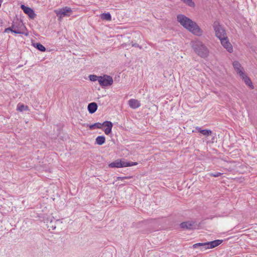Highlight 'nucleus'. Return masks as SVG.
I'll return each instance as SVG.
<instances>
[{"label":"nucleus","instance_id":"a211bd4d","mask_svg":"<svg viewBox=\"0 0 257 257\" xmlns=\"http://www.w3.org/2000/svg\"><path fill=\"white\" fill-rule=\"evenodd\" d=\"M195 129L198 132L201 133L203 135L206 137H208L212 134V131L210 130H202L201 128L199 126H196Z\"/></svg>","mask_w":257,"mask_h":257},{"label":"nucleus","instance_id":"bb28decb","mask_svg":"<svg viewBox=\"0 0 257 257\" xmlns=\"http://www.w3.org/2000/svg\"><path fill=\"white\" fill-rule=\"evenodd\" d=\"M13 30L14 29L13 28V25H12L11 27L6 28L5 30V32H8L9 31H11L12 32V31H13Z\"/></svg>","mask_w":257,"mask_h":257},{"label":"nucleus","instance_id":"20e7f679","mask_svg":"<svg viewBox=\"0 0 257 257\" xmlns=\"http://www.w3.org/2000/svg\"><path fill=\"white\" fill-rule=\"evenodd\" d=\"M137 162H126L124 159H117L109 164L110 168H122L137 165Z\"/></svg>","mask_w":257,"mask_h":257},{"label":"nucleus","instance_id":"aec40b11","mask_svg":"<svg viewBox=\"0 0 257 257\" xmlns=\"http://www.w3.org/2000/svg\"><path fill=\"white\" fill-rule=\"evenodd\" d=\"M33 46L41 52H45L46 51L45 47L40 43H34Z\"/></svg>","mask_w":257,"mask_h":257},{"label":"nucleus","instance_id":"f3484780","mask_svg":"<svg viewBox=\"0 0 257 257\" xmlns=\"http://www.w3.org/2000/svg\"><path fill=\"white\" fill-rule=\"evenodd\" d=\"M240 76L247 85L252 88H253V85L250 79L245 74V73H243V75H241Z\"/></svg>","mask_w":257,"mask_h":257},{"label":"nucleus","instance_id":"ddd939ff","mask_svg":"<svg viewBox=\"0 0 257 257\" xmlns=\"http://www.w3.org/2000/svg\"><path fill=\"white\" fill-rule=\"evenodd\" d=\"M130 107L133 109H136L141 106L140 102L135 99H131L128 102Z\"/></svg>","mask_w":257,"mask_h":257},{"label":"nucleus","instance_id":"7ed1b4c3","mask_svg":"<svg viewBox=\"0 0 257 257\" xmlns=\"http://www.w3.org/2000/svg\"><path fill=\"white\" fill-rule=\"evenodd\" d=\"M106 126V128L104 130V133L106 135H108L111 132L112 127L113 126L112 123L110 121H105L102 123L100 122H96L89 125L90 130H93L95 128H101L102 126Z\"/></svg>","mask_w":257,"mask_h":257},{"label":"nucleus","instance_id":"b1692460","mask_svg":"<svg viewBox=\"0 0 257 257\" xmlns=\"http://www.w3.org/2000/svg\"><path fill=\"white\" fill-rule=\"evenodd\" d=\"M89 77L90 80H91V81H95L97 80L98 81V80L99 79V76H97L95 75H90Z\"/></svg>","mask_w":257,"mask_h":257},{"label":"nucleus","instance_id":"f03ea898","mask_svg":"<svg viewBox=\"0 0 257 257\" xmlns=\"http://www.w3.org/2000/svg\"><path fill=\"white\" fill-rule=\"evenodd\" d=\"M191 45L194 51L199 56L204 58L208 56V49L201 41L199 40L192 41Z\"/></svg>","mask_w":257,"mask_h":257},{"label":"nucleus","instance_id":"6ab92c4d","mask_svg":"<svg viewBox=\"0 0 257 257\" xmlns=\"http://www.w3.org/2000/svg\"><path fill=\"white\" fill-rule=\"evenodd\" d=\"M105 141V138L103 136H98L95 140V142L99 145H103Z\"/></svg>","mask_w":257,"mask_h":257},{"label":"nucleus","instance_id":"9b49d317","mask_svg":"<svg viewBox=\"0 0 257 257\" xmlns=\"http://www.w3.org/2000/svg\"><path fill=\"white\" fill-rule=\"evenodd\" d=\"M21 8L30 18L34 19L35 17L36 14H35L34 10L31 8L26 7L24 5H22L21 6Z\"/></svg>","mask_w":257,"mask_h":257},{"label":"nucleus","instance_id":"f257e3e1","mask_svg":"<svg viewBox=\"0 0 257 257\" xmlns=\"http://www.w3.org/2000/svg\"><path fill=\"white\" fill-rule=\"evenodd\" d=\"M177 21L184 28L197 36H201L202 31L197 24L183 15L177 16Z\"/></svg>","mask_w":257,"mask_h":257},{"label":"nucleus","instance_id":"5701e85b","mask_svg":"<svg viewBox=\"0 0 257 257\" xmlns=\"http://www.w3.org/2000/svg\"><path fill=\"white\" fill-rule=\"evenodd\" d=\"M185 4L190 7H194L195 6L194 3L192 1V0H181Z\"/></svg>","mask_w":257,"mask_h":257},{"label":"nucleus","instance_id":"9d476101","mask_svg":"<svg viewBox=\"0 0 257 257\" xmlns=\"http://www.w3.org/2000/svg\"><path fill=\"white\" fill-rule=\"evenodd\" d=\"M180 226L183 229L191 230L196 228L195 222L190 221L182 222Z\"/></svg>","mask_w":257,"mask_h":257},{"label":"nucleus","instance_id":"dca6fc26","mask_svg":"<svg viewBox=\"0 0 257 257\" xmlns=\"http://www.w3.org/2000/svg\"><path fill=\"white\" fill-rule=\"evenodd\" d=\"M89 112L91 114L94 113L97 109V105L95 102H91L88 104L87 107Z\"/></svg>","mask_w":257,"mask_h":257},{"label":"nucleus","instance_id":"4be33fe9","mask_svg":"<svg viewBox=\"0 0 257 257\" xmlns=\"http://www.w3.org/2000/svg\"><path fill=\"white\" fill-rule=\"evenodd\" d=\"M100 18L102 20L110 21L111 20V16L110 13H103L100 15Z\"/></svg>","mask_w":257,"mask_h":257},{"label":"nucleus","instance_id":"f8f14e48","mask_svg":"<svg viewBox=\"0 0 257 257\" xmlns=\"http://www.w3.org/2000/svg\"><path fill=\"white\" fill-rule=\"evenodd\" d=\"M233 66L236 73L238 74L239 76L243 75L244 73L243 68L238 61L233 62Z\"/></svg>","mask_w":257,"mask_h":257},{"label":"nucleus","instance_id":"cd10ccee","mask_svg":"<svg viewBox=\"0 0 257 257\" xmlns=\"http://www.w3.org/2000/svg\"><path fill=\"white\" fill-rule=\"evenodd\" d=\"M132 46L133 47H139L140 49H142V47L141 46H140L137 43H134L132 44Z\"/></svg>","mask_w":257,"mask_h":257},{"label":"nucleus","instance_id":"39448f33","mask_svg":"<svg viewBox=\"0 0 257 257\" xmlns=\"http://www.w3.org/2000/svg\"><path fill=\"white\" fill-rule=\"evenodd\" d=\"M213 27L215 33V36L219 39L224 38V37L227 36L225 30L218 21L214 22Z\"/></svg>","mask_w":257,"mask_h":257},{"label":"nucleus","instance_id":"2eb2a0df","mask_svg":"<svg viewBox=\"0 0 257 257\" xmlns=\"http://www.w3.org/2000/svg\"><path fill=\"white\" fill-rule=\"evenodd\" d=\"M207 244V242L204 243H197L193 244V247L194 248H196L197 247H200L201 250H205L207 249H210L209 245H207L205 244Z\"/></svg>","mask_w":257,"mask_h":257},{"label":"nucleus","instance_id":"4468645a","mask_svg":"<svg viewBox=\"0 0 257 257\" xmlns=\"http://www.w3.org/2000/svg\"><path fill=\"white\" fill-rule=\"evenodd\" d=\"M223 242V240L217 239L212 241L207 242V244L206 245H209V248H213L217 246Z\"/></svg>","mask_w":257,"mask_h":257},{"label":"nucleus","instance_id":"a878e982","mask_svg":"<svg viewBox=\"0 0 257 257\" xmlns=\"http://www.w3.org/2000/svg\"><path fill=\"white\" fill-rule=\"evenodd\" d=\"M132 177L131 176H129V177H117V180H123L124 179H129V178H131Z\"/></svg>","mask_w":257,"mask_h":257},{"label":"nucleus","instance_id":"412c9836","mask_svg":"<svg viewBox=\"0 0 257 257\" xmlns=\"http://www.w3.org/2000/svg\"><path fill=\"white\" fill-rule=\"evenodd\" d=\"M17 110L20 111H27L29 110V107L27 105L24 104L19 103L17 105Z\"/></svg>","mask_w":257,"mask_h":257},{"label":"nucleus","instance_id":"1a4fd4ad","mask_svg":"<svg viewBox=\"0 0 257 257\" xmlns=\"http://www.w3.org/2000/svg\"><path fill=\"white\" fill-rule=\"evenodd\" d=\"M219 40H220L221 45L224 48L227 50L228 52L231 53L233 52L232 46L231 43L229 42L227 36L224 37V38H221Z\"/></svg>","mask_w":257,"mask_h":257},{"label":"nucleus","instance_id":"393cba45","mask_svg":"<svg viewBox=\"0 0 257 257\" xmlns=\"http://www.w3.org/2000/svg\"><path fill=\"white\" fill-rule=\"evenodd\" d=\"M221 174H222V173H221L216 172L214 173H210V176L214 177H218L220 176Z\"/></svg>","mask_w":257,"mask_h":257},{"label":"nucleus","instance_id":"6e6552de","mask_svg":"<svg viewBox=\"0 0 257 257\" xmlns=\"http://www.w3.org/2000/svg\"><path fill=\"white\" fill-rule=\"evenodd\" d=\"M54 12L58 17L61 18L62 17L69 16L70 14L72 12V10L69 7H65L60 9L55 10Z\"/></svg>","mask_w":257,"mask_h":257},{"label":"nucleus","instance_id":"0eeeda50","mask_svg":"<svg viewBox=\"0 0 257 257\" xmlns=\"http://www.w3.org/2000/svg\"><path fill=\"white\" fill-rule=\"evenodd\" d=\"M98 82L102 87L110 86L113 83V79L109 75H104L102 76H99Z\"/></svg>","mask_w":257,"mask_h":257},{"label":"nucleus","instance_id":"423d86ee","mask_svg":"<svg viewBox=\"0 0 257 257\" xmlns=\"http://www.w3.org/2000/svg\"><path fill=\"white\" fill-rule=\"evenodd\" d=\"M13 28L14 29L12 32L18 34H24L25 30V26L21 21H17L14 23L13 24Z\"/></svg>","mask_w":257,"mask_h":257}]
</instances>
